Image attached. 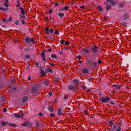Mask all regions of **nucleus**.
Wrapping results in <instances>:
<instances>
[{
  "label": "nucleus",
  "mask_w": 131,
  "mask_h": 131,
  "mask_svg": "<svg viewBox=\"0 0 131 131\" xmlns=\"http://www.w3.org/2000/svg\"><path fill=\"white\" fill-rule=\"evenodd\" d=\"M47 70L48 72L51 73L52 72V70L50 68H48L47 69Z\"/></svg>",
  "instance_id": "29"
},
{
  "label": "nucleus",
  "mask_w": 131,
  "mask_h": 131,
  "mask_svg": "<svg viewBox=\"0 0 131 131\" xmlns=\"http://www.w3.org/2000/svg\"><path fill=\"white\" fill-rule=\"evenodd\" d=\"M9 125L10 126H13V127H15L17 126L16 125V124H9Z\"/></svg>",
  "instance_id": "33"
},
{
  "label": "nucleus",
  "mask_w": 131,
  "mask_h": 131,
  "mask_svg": "<svg viewBox=\"0 0 131 131\" xmlns=\"http://www.w3.org/2000/svg\"><path fill=\"white\" fill-rule=\"evenodd\" d=\"M45 50H44L42 52L41 54V57H45Z\"/></svg>",
  "instance_id": "20"
},
{
  "label": "nucleus",
  "mask_w": 131,
  "mask_h": 131,
  "mask_svg": "<svg viewBox=\"0 0 131 131\" xmlns=\"http://www.w3.org/2000/svg\"><path fill=\"white\" fill-rule=\"evenodd\" d=\"M25 41L27 43H30L31 42L30 39L29 37H26L25 38Z\"/></svg>",
  "instance_id": "12"
},
{
  "label": "nucleus",
  "mask_w": 131,
  "mask_h": 131,
  "mask_svg": "<svg viewBox=\"0 0 131 131\" xmlns=\"http://www.w3.org/2000/svg\"><path fill=\"white\" fill-rule=\"evenodd\" d=\"M65 44L66 45H67L69 44V43L68 41H67L65 42Z\"/></svg>",
  "instance_id": "39"
},
{
  "label": "nucleus",
  "mask_w": 131,
  "mask_h": 131,
  "mask_svg": "<svg viewBox=\"0 0 131 131\" xmlns=\"http://www.w3.org/2000/svg\"><path fill=\"white\" fill-rule=\"evenodd\" d=\"M37 90V87H34L32 88V90H31V92L32 93H35V92Z\"/></svg>",
  "instance_id": "11"
},
{
  "label": "nucleus",
  "mask_w": 131,
  "mask_h": 131,
  "mask_svg": "<svg viewBox=\"0 0 131 131\" xmlns=\"http://www.w3.org/2000/svg\"><path fill=\"white\" fill-rule=\"evenodd\" d=\"M81 87L83 89L85 90L86 88V87L85 86H83V85H81Z\"/></svg>",
  "instance_id": "42"
},
{
  "label": "nucleus",
  "mask_w": 131,
  "mask_h": 131,
  "mask_svg": "<svg viewBox=\"0 0 131 131\" xmlns=\"http://www.w3.org/2000/svg\"><path fill=\"white\" fill-rule=\"evenodd\" d=\"M111 8V6L110 5H107L106 7V10L107 11L108 10L110 9Z\"/></svg>",
  "instance_id": "23"
},
{
  "label": "nucleus",
  "mask_w": 131,
  "mask_h": 131,
  "mask_svg": "<svg viewBox=\"0 0 131 131\" xmlns=\"http://www.w3.org/2000/svg\"><path fill=\"white\" fill-rule=\"evenodd\" d=\"M15 117L16 118H20V115L18 114H15L14 115Z\"/></svg>",
  "instance_id": "22"
},
{
  "label": "nucleus",
  "mask_w": 131,
  "mask_h": 131,
  "mask_svg": "<svg viewBox=\"0 0 131 131\" xmlns=\"http://www.w3.org/2000/svg\"><path fill=\"white\" fill-rule=\"evenodd\" d=\"M64 99L66 100L68 99V97L67 96H66V95H65L64 96Z\"/></svg>",
  "instance_id": "57"
},
{
  "label": "nucleus",
  "mask_w": 131,
  "mask_h": 131,
  "mask_svg": "<svg viewBox=\"0 0 131 131\" xmlns=\"http://www.w3.org/2000/svg\"><path fill=\"white\" fill-rule=\"evenodd\" d=\"M109 123L110 125H114V123L111 121H110L109 122Z\"/></svg>",
  "instance_id": "41"
},
{
  "label": "nucleus",
  "mask_w": 131,
  "mask_h": 131,
  "mask_svg": "<svg viewBox=\"0 0 131 131\" xmlns=\"http://www.w3.org/2000/svg\"><path fill=\"white\" fill-rule=\"evenodd\" d=\"M52 10L51 9H50L49 10V14H50L52 12Z\"/></svg>",
  "instance_id": "61"
},
{
  "label": "nucleus",
  "mask_w": 131,
  "mask_h": 131,
  "mask_svg": "<svg viewBox=\"0 0 131 131\" xmlns=\"http://www.w3.org/2000/svg\"><path fill=\"white\" fill-rule=\"evenodd\" d=\"M122 25L123 26H126L127 24L125 22H123L122 23Z\"/></svg>",
  "instance_id": "37"
},
{
  "label": "nucleus",
  "mask_w": 131,
  "mask_h": 131,
  "mask_svg": "<svg viewBox=\"0 0 131 131\" xmlns=\"http://www.w3.org/2000/svg\"><path fill=\"white\" fill-rule=\"evenodd\" d=\"M77 58H78V59L79 60H80L81 59V55H79L78 56Z\"/></svg>",
  "instance_id": "46"
},
{
  "label": "nucleus",
  "mask_w": 131,
  "mask_h": 131,
  "mask_svg": "<svg viewBox=\"0 0 131 131\" xmlns=\"http://www.w3.org/2000/svg\"><path fill=\"white\" fill-rule=\"evenodd\" d=\"M19 21L17 19L15 21V23L17 25H18Z\"/></svg>",
  "instance_id": "35"
},
{
  "label": "nucleus",
  "mask_w": 131,
  "mask_h": 131,
  "mask_svg": "<svg viewBox=\"0 0 131 131\" xmlns=\"http://www.w3.org/2000/svg\"><path fill=\"white\" fill-rule=\"evenodd\" d=\"M8 9L5 8L3 7H0V10H2L3 11H7L8 10Z\"/></svg>",
  "instance_id": "19"
},
{
  "label": "nucleus",
  "mask_w": 131,
  "mask_h": 131,
  "mask_svg": "<svg viewBox=\"0 0 131 131\" xmlns=\"http://www.w3.org/2000/svg\"><path fill=\"white\" fill-rule=\"evenodd\" d=\"M54 33L57 35L59 34V33L57 30H56L54 32Z\"/></svg>",
  "instance_id": "36"
},
{
  "label": "nucleus",
  "mask_w": 131,
  "mask_h": 131,
  "mask_svg": "<svg viewBox=\"0 0 131 131\" xmlns=\"http://www.w3.org/2000/svg\"><path fill=\"white\" fill-rule=\"evenodd\" d=\"M31 40L33 43H35V41H34V38H31Z\"/></svg>",
  "instance_id": "45"
},
{
  "label": "nucleus",
  "mask_w": 131,
  "mask_h": 131,
  "mask_svg": "<svg viewBox=\"0 0 131 131\" xmlns=\"http://www.w3.org/2000/svg\"><path fill=\"white\" fill-rule=\"evenodd\" d=\"M54 115L53 114V113H51V114L50 115V116L51 117H53L54 116Z\"/></svg>",
  "instance_id": "64"
},
{
  "label": "nucleus",
  "mask_w": 131,
  "mask_h": 131,
  "mask_svg": "<svg viewBox=\"0 0 131 131\" xmlns=\"http://www.w3.org/2000/svg\"><path fill=\"white\" fill-rule=\"evenodd\" d=\"M68 88L69 90H72L74 92H75L77 91V89L72 85L69 86H68Z\"/></svg>",
  "instance_id": "4"
},
{
  "label": "nucleus",
  "mask_w": 131,
  "mask_h": 131,
  "mask_svg": "<svg viewBox=\"0 0 131 131\" xmlns=\"http://www.w3.org/2000/svg\"><path fill=\"white\" fill-rule=\"evenodd\" d=\"M64 12H61L60 11H59L58 14V15L60 19H62L64 16Z\"/></svg>",
  "instance_id": "3"
},
{
  "label": "nucleus",
  "mask_w": 131,
  "mask_h": 131,
  "mask_svg": "<svg viewBox=\"0 0 131 131\" xmlns=\"http://www.w3.org/2000/svg\"><path fill=\"white\" fill-rule=\"evenodd\" d=\"M80 8L83 9H85L86 8L85 6L84 5H83L82 6H80Z\"/></svg>",
  "instance_id": "38"
},
{
  "label": "nucleus",
  "mask_w": 131,
  "mask_h": 131,
  "mask_svg": "<svg viewBox=\"0 0 131 131\" xmlns=\"http://www.w3.org/2000/svg\"><path fill=\"white\" fill-rule=\"evenodd\" d=\"M28 125V122H27L26 121L24 123L22 124V126H25L27 125Z\"/></svg>",
  "instance_id": "26"
},
{
  "label": "nucleus",
  "mask_w": 131,
  "mask_h": 131,
  "mask_svg": "<svg viewBox=\"0 0 131 131\" xmlns=\"http://www.w3.org/2000/svg\"><path fill=\"white\" fill-rule=\"evenodd\" d=\"M125 3V2L122 1L121 2L119 5L118 6L120 8L122 7L123 6Z\"/></svg>",
  "instance_id": "9"
},
{
  "label": "nucleus",
  "mask_w": 131,
  "mask_h": 131,
  "mask_svg": "<svg viewBox=\"0 0 131 131\" xmlns=\"http://www.w3.org/2000/svg\"><path fill=\"white\" fill-rule=\"evenodd\" d=\"M17 88L16 87H14L10 89V91L12 93L14 92L16 90Z\"/></svg>",
  "instance_id": "14"
},
{
  "label": "nucleus",
  "mask_w": 131,
  "mask_h": 131,
  "mask_svg": "<svg viewBox=\"0 0 131 131\" xmlns=\"http://www.w3.org/2000/svg\"><path fill=\"white\" fill-rule=\"evenodd\" d=\"M69 8V7L68 6H65L64 7H63V9L65 10H67Z\"/></svg>",
  "instance_id": "30"
},
{
  "label": "nucleus",
  "mask_w": 131,
  "mask_h": 131,
  "mask_svg": "<svg viewBox=\"0 0 131 131\" xmlns=\"http://www.w3.org/2000/svg\"><path fill=\"white\" fill-rule=\"evenodd\" d=\"M73 82L75 83H77L79 82V81L77 79H74L73 80Z\"/></svg>",
  "instance_id": "25"
},
{
  "label": "nucleus",
  "mask_w": 131,
  "mask_h": 131,
  "mask_svg": "<svg viewBox=\"0 0 131 131\" xmlns=\"http://www.w3.org/2000/svg\"><path fill=\"white\" fill-rule=\"evenodd\" d=\"M45 19L46 20H48V17H45Z\"/></svg>",
  "instance_id": "63"
},
{
  "label": "nucleus",
  "mask_w": 131,
  "mask_h": 131,
  "mask_svg": "<svg viewBox=\"0 0 131 131\" xmlns=\"http://www.w3.org/2000/svg\"><path fill=\"white\" fill-rule=\"evenodd\" d=\"M52 51V49L51 48H50L48 49L47 51L48 52H50Z\"/></svg>",
  "instance_id": "52"
},
{
  "label": "nucleus",
  "mask_w": 131,
  "mask_h": 131,
  "mask_svg": "<svg viewBox=\"0 0 131 131\" xmlns=\"http://www.w3.org/2000/svg\"><path fill=\"white\" fill-rule=\"evenodd\" d=\"M114 87H116L115 89H116L118 90H119L120 89V88H121V86H120L119 85H113L112 86V87L113 88Z\"/></svg>",
  "instance_id": "13"
},
{
  "label": "nucleus",
  "mask_w": 131,
  "mask_h": 131,
  "mask_svg": "<svg viewBox=\"0 0 131 131\" xmlns=\"http://www.w3.org/2000/svg\"><path fill=\"white\" fill-rule=\"evenodd\" d=\"M45 30H46V33L47 34L49 35V28L48 27H45Z\"/></svg>",
  "instance_id": "17"
},
{
  "label": "nucleus",
  "mask_w": 131,
  "mask_h": 131,
  "mask_svg": "<svg viewBox=\"0 0 131 131\" xmlns=\"http://www.w3.org/2000/svg\"><path fill=\"white\" fill-rule=\"evenodd\" d=\"M93 65L94 67H96L97 66V63L95 62H93Z\"/></svg>",
  "instance_id": "40"
},
{
  "label": "nucleus",
  "mask_w": 131,
  "mask_h": 131,
  "mask_svg": "<svg viewBox=\"0 0 131 131\" xmlns=\"http://www.w3.org/2000/svg\"><path fill=\"white\" fill-rule=\"evenodd\" d=\"M82 72L84 74H86L88 73V71L87 69H85L82 70Z\"/></svg>",
  "instance_id": "15"
},
{
  "label": "nucleus",
  "mask_w": 131,
  "mask_h": 131,
  "mask_svg": "<svg viewBox=\"0 0 131 131\" xmlns=\"http://www.w3.org/2000/svg\"><path fill=\"white\" fill-rule=\"evenodd\" d=\"M49 18L51 20H53L54 18L52 17L51 16H50L49 17Z\"/></svg>",
  "instance_id": "59"
},
{
  "label": "nucleus",
  "mask_w": 131,
  "mask_h": 131,
  "mask_svg": "<svg viewBox=\"0 0 131 131\" xmlns=\"http://www.w3.org/2000/svg\"><path fill=\"white\" fill-rule=\"evenodd\" d=\"M62 109L61 108H60L58 111V115H60L62 114Z\"/></svg>",
  "instance_id": "10"
},
{
  "label": "nucleus",
  "mask_w": 131,
  "mask_h": 131,
  "mask_svg": "<svg viewBox=\"0 0 131 131\" xmlns=\"http://www.w3.org/2000/svg\"><path fill=\"white\" fill-rule=\"evenodd\" d=\"M51 58H55L57 57V56L54 54H52L51 55Z\"/></svg>",
  "instance_id": "32"
},
{
  "label": "nucleus",
  "mask_w": 131,
  "mask_h": 131,
  "mask_svg": "<svg viewBox=\"0 0 131 131\" xmlns=\"http://www.w3.org/2000/svg\"><path fill=\"white\" fill-rule=\"evenodd\" d=\"M83 52L84 53L88 54L89 52V50L86 48H83Z\"/></svg>",
  "instance_id": "5"
},
{
  "label": "nucleus",
  "mask_w": 131,
  "mask_h": 131,
  "mask_svg": "<svg viewBox=\"0 0 131 131\" xmlns=\"http://www.w3.org/2000/svg\"><path fill=\"white\" fill-rule=\"evenodd\" d=\"M2 125L3 126H5L6 125V124L5 122L4 121H3L2 122Z\"/></svg>",
  "instance_id": "31"
},
{
  "label": "nucleus",
  "mask_w": 131,
  "mask_h": 131,
  "mask_svg": "<svg viewBox=\"0 0 131 131\" xmlns=\"http://www.w3.org/2000/svg\"><path fill=\"white\" fill-rule=\"evenodd\" d=\"M117 127V126L116 125H114L113 127V130H114Z\"/></svg>",
  "instance_id": "47"
},
{
  "label": "nucleus",
  "mask_w": 131,
  "mask_h": 131,
  "mask_svg": "<svg viewBox=\"0 0 131 131\" xmlns=\"http://www.w3.org/2000/svg\"><path fill=\"white\" fill-rule=\"evenodd\" d=\"M4 5L7 7H8L9 6V4L8 3H3Z\"/></svg>",
  "instance_id": "28"
},
{
  "label": "nucleus",
  "mask_w": 131,
  "mask_h": 131,
  "mask_svg": "<svg viewBox=\"0 0 131 131\" xmlns=\"http://www.w3.org/2000/svg\"><path fill=\"white\" fill-rule=\"evenodd\" d=\"M12 17H10L7 20V22H9L11 21L12 20Z\"/></svg>",
  "instance_id": "34"
},
{
  "label": "nucleus",
  "mask_w": 131,
  "mask_h": 131,
  "mask_svg": "<svg viewBox=\"0 0 131 131\" xmlns=\"http://www.w3.org/2000/svg\"><path fill=\"white\" fill-rule=\"evenodd\" d=\"M44 72V71L43 69H41V70L40 74L41 75H45Z\"/></svg>",
  "instance_id": "24"
},
{
  "label": "nucleus",
  "mask_w": 131,
  "mask_h": 131,
  "mask_svg": "<svg viewBox=\"0 0 131 131\" xmlns=\"http://www.w3.org/2000/svg\"><path fill=\"white\" fill-rule=\"evenodd\" d=\"M43 83L46 86L48 85V81L47 80H45L43 81Z\"/></svg>",
  "instance_id": "21"
},
{
  "label": "nucleus",
  "mask_w": 131,
  "mask_h": 131,
  "mask_svg": "<svg viewBox=\"0 0 131 131\" xmlns=\"http://www.w3.org/2000/svg\"><path fill=\"white\" fill-rule=\"evenodd\" d=\"M53 29H52V28H50V29L49 32H50L51 33H52L53 32Z\"/></svg>",
  "instance_id": "43"
},
{
  "label": "nucleus",
  "mask_w": 131,
  "mask_h": 131,
  "mask_svg": "<svg viewBox=\"0 0 131 131\" xmlns=\"http://www.w3.org/2000/svg\"><path fill=\"white\" fill-rule=\"evenodd\" d=\"M121 129L120 126H119L118 128L117 129L116 131H121Z\"/></svg>",
  "instance_id": "51"
},
{
  "label": "nucleus",
  "mask_w": 131,
  "mask_h": 131,
  "mask_svg": "<svg viewBox=\"0 0 131 131\" xmlns=\"http://www.w3.org/2000/svg\"><path fill=\"white\" fill-rule=\"evenodd\" d=\"M42 57V59L44 61H46V60L45 58V57Z\"/></svg>",
  "instance_id": "55"
},
{
  "label": "nucleus",
  "mask_w": 131,
  "mask_h": 131,
  "mask_svg": "<svg viewBox=\"0 0 131 131\" xmlns=\"http://www.w3.org/2000/svg\"><path fill=\"white\" fill-rule=\"evenodd\" d=\"M110 2L111 5H116L117 3L116 1H114L113 0H110Z\"/></svg>",
  "instance_id": "8"
},
{
  "label": "nucleus",
  "mask_w": 131,
  "mask_h": 131,
  "mask_svg": "<svg viewBox=\"0 0 131 131\" xmlns=\"http://www.w3.org/2000/svg\"><path fill=\"white\" fill-rule=\"evenodd\" d=\"M36 125L38 127H39V123L38 122H36Z\"/></svg>",
  "instance_id": "49"
},
{
  "label": "nucleus",
  "mask_w": 131,
  "mask_h": 131,
  "mask_svg": "<svg viewBox=\"0 0 131 131\" xmlns=\"http://www.w3.org/2000/svg\"><path fill=\"white\" fill-rule=\"evenodd\" d=\"M63 53V51H62V50L60 51L59 52V53L60 55L62 54Z\"/></svg>",
  "instance_id": "58"
},
{
  "label": "nucleus",
  "mask_w": 131,
  "mask_h": 131,
  "mask_svg": "<svg viewBox=\"0 0 131 131\" xmlns=\"http://www.w3.org/2000/svg\"><path fill=\"white\" fill-rule=\"evenodd\" d=\"M7 111V109L6 108H4L3 109V111L5 112H6Z\"/></svg>",
  "instance_id": "48"
},
{
  "label": "nucleus",
  "mask_w": 131,
  "mask_h": 131,
  "mask_svg": "<svg viewBox=\"0 0 131 131\" xmlns=\"http://www.w3.org/2000/svg\"><path fill=\"white\" fill-rule=\"evenodd\" d=\"M28 99V97L26 96L23 97V99L22 102L23 103H25Z\"/></svg>",
  "instance_id": "18"
},
{
  "label": "nucleus",
  "mask_w": 131,
  "mask_h": 131,
  "mask_svg": "<svg viewBox=\"0 0 131 131\" xmlns=\"http://www.w3.org/2000/svg\"><path fill=\"white\" fill-rule=\"evenodd\" d=\"M98 8L99 9V10L100 12H102L103 11V8L101 6H99L98 7Z\"/></svg>",
  "instance_id": "27"
},
{
  "label": "nucleus",
  "mask_w": 131,
  "mask_h": 131,
  "mask_svg": "<svg viewBox=\"0 0 131 131\" xmlns=\"http://www.w3.org/2000/svg\"><path fill=\"white\" fill-rule=\"evenodd\" d=\"M48 109L49 111L51 112L53 111V107L51 106H49L48 107Z\"/></svg>",
  "instance_id": "16"
},
{
  "label": "nucleus",
  "mask_w": 131,
  "mask_h": 131,
  "mask_svg": "<svg viewBox=\"0 0 131 131\" xmlns=\"http://www.w3.org/2000/svg\"><path fill=\"white\" fill-rule=\"evenodd\" d=\"M99 100L102 103H106L110 101V99L108 97L105 96L102 98H100Z\"/></svg>",
  "instance_id": "1"
},
{
  "label": "nucleus",
  "mask_w": 131,
  "mask_h": 131,
  "mask_svg": "<svg viewBox=\"0 0 131 131\" xmlns=\"http://www.w3.org/2000/svg\"><path fill=\"white\" fill-rule=\"evenodd\" d=\"M42 57V59L44 61H46V60L45 58V57Z\"/></svg>",
  "instance_id": "56"
},
{
  "label": "nucleus",
  "mask_w": 131,
  "mask_h": 131,
  "mask_svg": "<svg viewBox=\"0 0 131 131\" xmlns=\"http://www.w3.org/2000/svg\"><path fill=\"white\" fill-rule=\"evenodd\" d=\"M123 17L124 18V19L125 20L128 18V15L126 13H125L123 16Z\"/></svg>",
  "instance_id": "7"
},
{
  "label": "nucleus",
  "mask_w": 131,
  "mask_h": 131,
  "mask_svg": "<svg viewBox=\"0 0 131 131\" xmlns=\"http://www.w3.org/2000/svg\"><path fill=\"white\" fill-rule=\"evenodd\" d=\"M39 115L40 116H43V114L42 113L40 112L39 113Z\"/></svg>",
  "instance_id": "60"
},
{
  "label": "nucleus",
  "mask_w": 131,
  "mask_h": 131,
  "mask_svg": "<svg viewBox=\"0 0 131 131\" xmlns=\"http://www.w3.org/2000/svg\"><path fill=\"white\" fill-rule=\"evenodd\" d=\"M85 91L86 92H90V89H88L85 90Z\"/></svg>",
  "instance_id": "62"
},
{
  "label": "nucleus",
  "mask_w": 131,
  "mask_h": 131,
  "mask_svg": "<svg viewBox=\"0 0 131 131\" xmlns=\"http://www.w3.org/2000/svg\"><path fill=\"white\" fill-rule=\"evenodd\" d=\"M102 62V61L101 60H99L98 61V63L99 64H101Z\"/></svg>",
  "instance_id": "53"
},
{
  "label": "nucleus",
  "mask_w": 131,
  "mask_h": 131,
  "mask_svg": "<svg viewBox=\"0 0 131 131\" xmlns=\"http://www.w3.org/2000/svg\"><path fill=\"white\" fill-rule=\"evenodd\" d=\"M98 47L96 45L93 46L91 48V50L94 54H96L97 52Z\"/></svg>",
  "instance_id": "2"
},
{
  "label": "nucleus",
  "mask_w": 131,
  "mask_h": 131,
  "mask_svg": "<svg viewBox=\"0 0 131 131\" xmlns=\"http://www.w3.org/2000/svg\"><path fill=\"white\" fill-rule=\"evenodd\" d=\"M21 23L22 24H25V21L24 19H22L21 21Z\"/></svg>",
  "instance_id": "50"
},
{
  "label": "nucleus",
  "mask_w": 131,
  "mask_h": 131,
  "mask_svg": "<svg viewBox=\"0 0 131 131\" xmlns=\"http://www.w3.org/2000/svg\"><path fill=\"white\" fill-rule=\"evenodd\" d=\"M59 5V3L57 2L55 4V6H58Z\"/></svg>",
  "instance_id": "54"
},
{
  "label": "nucleus",
  "mask_w": 131,
  "mask_h": 131,
  "mask_svg": "<svg viewBox=\"0 0 131 131\" xmlns=\"http://www.w3.org/2000/svg\"><path fill=\"white\" fill-rule=\"evenodd\" d=\"M19 8L20 10V11L22 14L24 15L26 13V11H25L24 8L22 7H20Z\"/></svg>",
  "instance_id": "6"
},
{
  "label": "nucleus",
  "mask_w": 131,
  "mask_h": 131,
  "mask_svg": "<svg viewBox=\"0 0 131 131\" xmlns=\"http://www.w3.org/2000/svg\"><path fill=\"white\" fill-rule=\"evenodd\" d=\"M64 40H61L60 41V43L62 44H63L64 43Z\"/></svg>",
  "instance_id": "44"
}]
</instances>
